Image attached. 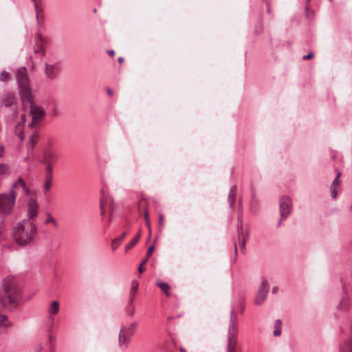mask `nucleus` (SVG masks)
I'll return each mask as SVG.
<instances>
[{
  "instance_id": "obj_12",
  "label": "nucleus",
  "mask_w": 352,
  "mask_h": 352,
  "mask_svg": "<svg viewBox=\"0 0 352 352\" xmlns=\"http://www.w3.org/2000/svg\"><path fill=\"white\" fill-rule=\"evenodd\" d=\"M39 139V133L38 131L34 130L28 137V141L27 142V147L28 151L33 150L38 140Z\"/></svg>"
},
{
  "instance_id": "obj_31",
  "label": "nucleus",
  "mask_w": 352,
  "mask_h": 352,
  "mask_svg": "<svg viewBox=\"0 0 352 352\" xmlns=\"http://www.w3.org/2000/svg\"><path fill=\"white\" fill-rule=\"evenodd\" d=\"M230 324H237V316L234 308L230 311Z\"/></svg>"
},
{
  "instance_id": "obj_54",
  "label": "nucleus",
  "mask_w": 352,
  "mask_h": 352,
  "mask_svg": "<svg viewBox=\"0 0 352 352\" xmlns=\"http://www.w3.org/2000/svg\"><path fill=\"white\" fill-rule=\"evenodd\" d=\"M147 262V258H145L144 261H142V263H143V265Z\"/></svg>"
},
{
  "instance_id": "obj_48",
  "label": "nucleus",
  "mask_w": 352,
  "mask_h": 352,
  "mask_svg": "<svg viewBox=\"0 0 352 352\" xmlns=\"http://www.w3.org/2000/svg\"><path fill=\"white\" fill-rule=\"evenodd\" d=\"M143 271V263H141L140 266L138 267V272L140 273H142Z\"/></svg>"
},
{
  "instance_id": "obj_38",
  "label": "nucleus",
  "mask_w": 352,
  "mask_h": 352,
  "mask_svg": "<svg viewBox=\"0 0 352 352\" xmlns=\"http://www.w3.org/2000/svg\"><path fill=\"white\" fill-rule=\"evenodd\" d=\"M127 312H128V314L130 316H133V314H134V312H135V307L132 304H130L129 302V305L127 307Z\"/></svg>"
},
{
  "instance_id": "obj_30",
  "label": "nucleus",
  "mask_w": 352,
  "mask_h": 352,
  "mask_svg": "<svg viewBox=\"0 0 352 352\" xmlns=\"http://www.w3.org/2000/svg\"><path fill=\"white\" fill-rule=\"evenodd\" d=\"M248 239V233H245V235L241 236V240H239V247L241 250H245L246 241Z\"/></svg>"
},
{
  "instance_id": "obj_59",
  "label": "nucleus",
  "mask_w": 352,
  "mask_h": 352,
  "mask_svg": "<svg viewBox=\"0 0 352 352\" xmlns=\"http://www.w3.org/2000/svg\"><path fill=\"white\" fill-rule=\"evenodd\" d=\"M32 1H34V3H36V0H32Z\"/></svg>"
},
{
  "instance_id": "obj_11",
  "label": "nucleus",
  "mask_w": 352,
  "mask_h": 352,
  "mask_svg": "<svg viewBox=\"0 0 352 352\" xmlns=\"http://www.w3.org/2000/svg\"><path fill=\"white\" fill-rule=\"evenodd\" d=\"M59 64L55 63L54 64H45V74L49 78H55L59 72Z\"/></svg>"
},
{
  "instance_id": "obj_19",
  "label": "nucleus",
  "mask_w": 352,
  "mask_h": 352,
  "mask_svg": "<svg viewBox=\"0 0 352 352\" xmlns=\"http://www.w3.org/2000/svg\"><path fill=\"white\" fill-rule=\"evenodd\" d=\"M12 326V322L6 315L0 313V328L7 329Z\"/></svg>"
},
{
  "instance_id": "obj_18",
  "label": "nucleus",
  "mask_w": 352,
  "mask_h": 352,
  "mask_svg": "<svg viewBox=\"0 0 352 352\" xmlns=\"http://www.w3.org/2000/svg\"><path fill=\"white\" fill-rule=\"evenodd\" d=\"M236 190L237 188L236 185L232 186L230 189L228 201L229 202L230 208H232L234 206L235 202V197L236 195Z\"/></svg>"
},
{
  "instance_id": "obj_32",
  "label": "nucleus",
  "mask_w": 352,
  "mask_h": 352,
  "mask_svg": "<svg viewBox=\"0 0 352 352\" xmlns=\"http://www.w3.org/2000/svg\"><path fill=\"white\" fill-rule=\"evenodd\" d=\"M237 232L239 235V239L241 240V236L245 235L243 232V222L242 220L239 217L238 218V223H237Z\"/></svg>"
},
{
  "instance_id": "obj_4",
  "label": "nucleus",
  "mask_w": 352,
  "mask_h": 352,
  "mask_svg": "<svg viewBox=\"0 0 352 352\" xmlns=\"http://www.w3.org/2000/svg\"><path fill=\"white\" fill-rule=\"evenodd\" d=\"M16 198L15 190H9L8 193H0V214L6 216L11 213Z\"/></svg>"
},
{
  "instance_id": "obj_29",
  "label": "nucleus",
  "mask_w": 352,
  "mask_h": 352,
  "mask_svg": "<svg viewBox=\"0 0 352 352\" xmlns=\"http://www.w3.org/2000/svg\"><path fill=\"white\" fill-rule=\"evenodd\" d=\"M156 284L165 293V294L167 296H170V293L169 292L170 286L168 283L158 282Z\"/></svg>"
},
{
  "instance_id": "obj_5",
  "label": "nucleus",
  "mask_w": 352,
  "mask_h": 352,
  "mask_svg": "<svg viewBox=\"0 0 352 352\" xmlns=\"http://www.w3.org/2000/svg\"><path fill=\"white\" fill-rule=\"evenodd\" d=\"M25 103L30 104V114L32 116V122L28 124V126L34 129L36 126L38 125L45 116L44 110L34 102V95L31 96L30 101H25Z\"/></svg>"
},
{
  "instance_id": "obj_51",
  "label": "nucleus",
  "mask_w": 352,
  "mask_h": 352,
  "mask_svg": "<svg viewBox=\"0 0 352 352\" xmlns=\"http://www.w3.org/2000/svg\"><path fill=\"white\" fill-rule=\"evenodd\" d=\"M118 61L119 63H122L123 61H124V58L122 57H119L118 58Z\"/></svg>"
},
{
  "instance_id": "obj_47",
  "label": "nucleus",
  "mask_w": 352,
  "mask_h": 352,
  "mask_svg": "<svg viewBox=\"0 0 352 352\" xmlns=\"http://www.w3.org/2000/svg\"><path fill=\"white\" fill-rule=\"evenodd\" d=\"M4 151V147L3 145L0 146V157L3 156V153Z\"/></svg>"
},
{
  "instance_id": "obj_52",
  "label": "nucleus",
  "mask_w": 352,
  "mask_h": 352,
  "mask_svg": "<svg viewBox=\"0 0 352 352\" xmlns=\"http://www.w3.org/2000/svg\"><path fill=\"white\" fill-rule=\"evenodd\" d=\"M21 117L22 122L24 123L25 122V116L24 114H22Z\"/></svg>"
},
{
  "instance_id": "obj_9",
  "label": "nucleus",
  "mask_w": 352,
  "mask_h": 352,
  "mask_svg": "<svg viewBox=\"0 0 352 352\" xmlns=\"http://www.w3.org/2000/svg\"><path fill=\"white\" fill-rule=\"evenodd\" d=\"M27 208V216L28 218L27 220L31 221L37 216L39 206L35 199L30 198L28 201Z\"/></svg>"
},
{
  "instance_id": "obj_33",
  "label": "nucleus",
  "mask_w": 352,
  "mask_h": 352,
  "mask_svg": "<svg viewBox=\"0 0 352 352\" xmlns=\"http://www.w3.org/2000/svg\"><path fill=\"white\" fill-rule=\"evenodd\" d=\"M52 177H46V179L44 184V188L45 190L48 191L51 189L52 187Z\"/></svg>"
},
{
  "instance_id": "obj_27",
  "label": "nucleus",
  "mask_w": 352,
  "mask_h": 352,
  "mask_svg": "<svg viewBox=\"0 0 352 352\" xmlns=\"http://www.w3.org/2000/svg\"><path fill=\"white\" fill-rule=\"evenodd\" d=\"M25 184L23 178L19 177L17 180L12 184L11 188L9 190H14L15 188L19 187H25Z\"/></svg>"
},
{
  "instance_id": "obj_2",
  "label": "nucleus",
  "mask_w": 352,
  "mask_h": 352,
  "mask_svg": "<svg viewBox=\"0 0 352 352\" xmlns=\"http://www.w3.org/2000/svg\"><path fill=\"white\" fill-rule=\"evenodd\" d=\"M3 296L2 304L9 308H14L19 305L21 289L16 281L11 278H6L3 283Z\"/></svg>"
},
{
  "instance_id": "obj_6",
  "label": "nucleus",
  "mask_w": 352,
  "mask_h": 352,
  "mask_svg": "<svg viewBox=\"0 0 352 352\" xmlns=\"http://www.w3.org/2000/svg\"><path fill=\"white\" fill-rule=\"evenodd\" d=\"M100 214L104 216L107 210L109 211V214L107 219L108 223L112 221V216L114 210L116 208V204L114 203L110 196H109L104 190H101V198L100 202Z\"/></svg>"
},
{
  "instance_id": "obj_58",
  "label": "nucleus",
  "mask_w": 352,
  "mask_h": 352,
  "mask_svg": "<svg viewBox=\"0 0 352 352\" xmlns=\"http://www.w3.org/2000/svg\"><path fill=\"white\" fill-rule=\"evenodd\" d=\"M50 340L52 341L53 340V337L52 336H50Z\"/></svg>"
},
{
  "instance_id": "obj_50",
  "label": "nucleus",
  "mask_w": 352,
  "mask_h": 352,
  "mask_svg": "<svg viewBox=\"0 0 352 352\" xmlns=\"http://www.w3.org/2000/svg\"><path fill=\"white\" fill-rule=\"evenodd\" d=\"M144 218H145V221L147 220V219H148V211L145 212V213H144Z\"/></svg>"
},
{
  "instance_id": "obj_28",
  "label": "nucleus",
  "mask_w": 352,
  "mask_h": 352,
  "mask_svg": "<svg viewBox=\"0 0 352 352\" xmlns=\"http://www.w3.org/2000/svg\"><path fill=\"white\" fill-rule=\"evenodd\" d=\"M42 163L45 166L46 177H52V173H53L52 163L49 162H43V161H42Z\"/></svg>"
},
{
  "instance_id": "obj_10",
  "label": "nucleus",
  "mask_w": 352,
  "mask_h": 352,
  "mask_svg": "<svg viewBox=\"0 0 352 352\" xmlns=\"http://www.w3.org/2000/svg\"><path fill=\"white\" fill-rule=\"evenodd\" d=\"M131 336L124 332V325H122L118 334L119 347L126 349L131 341Z\"/></svg>"
},
{
  "instance_id": "obj_43",
  "label": "nucleus",
  "mask_w": 352,
  "mask_h": 352,
  "mask_svg": "<svg viewBox=\"0 0 352 352\" xmlns=\"http://www.w3.org/2000/svg\"><path fill=\"white\" fill-rule=\"evenodd\" d=\"M314 56V54L312 52H309L307 55L303 56V60H308Z\"/></svg>"
},
{
  "instance_id": "obj_57",
  "label": "nucleus",
  "mask_w": 352,
  "mask_h": 352,
  "mask_svg": "<svg viewBox=\"0 0 352 352\" xmlns=\"http://www.w3.org/2000/svg\"><path fill=\"white\" fill-rule=\"evenodd\" d=\"M310 1H311V0H306L307 3V4H309V2H310Z\"/></svg>"
},
{
  "instance_id": "obj_8",
  "label": "nucleus",
  "mask_w": 352,
  "mask_h": 352,
  "mask_svg": "<svg viewBox=\"0 0 352 352\" xmlns=\"http://www.w3.org/2000/svg\"><path fill=\"white\" fill-rule=\"evenodd\" d=\"M269 291L270 285L268 281L266 278H263L254 300L256 305L259 306L265 301Z\"/></svg>"
},
{
  "instance_id": "obj_53",
  "label": "nucleus",
  "mask_w": 352,
  "mask_h": 352,
  "mask_svg": "<svg viewBox=\"0 0 352 352\" xmlns=\"http://www.w3.org/2000/svg\"><path fill=\"white\" fill-rule=\"evenodd\" d=\"M179 351L180 352H186V351L183 347H180Z\"/></svg>"
},
{
  "instance_id": "obj_21",
  "label": "nucleus",
  "mask_w": 352,
  "mask_h": 352,
  "mask_svg": "<svg viewBox=\"0 0 352 352\" xmlns=\"http://www.w3.org/2000/svg\"><path fill=\"white\" fill-rule=\"evenodd\" d=\"M126 236V232H124L120 236L116 238L111 241V248L113 250H116L120 245L122 239Z\"/></svg>"
},
{
  "instance_id": "obj_40",
  "label": "nucleus",
  "mask_w": 352,
  "mask_h": 352,
  "mask_svg": "<svg viewBox=\"0 0 352 352\" xmlns=\"http://www.w3.org/2000/svg\"><path fill=\"white\" fill-rule=\"evenodd\" d=\"M159 226L162 228L164 226V216L162 214H160L158 217Z\"/></svg>"
},
{
  "instance_id": "obj_35",
  "label": "nucleus",
  "mask_w": 352,
  "mask_h": 352,
  "mask_svg": "<svg viewBox=\"0 0 352 352\" xmlns=\"http://www.w3.org/2000/svg\"><path fill=\"white\" fill-rule=\"evenodd\" d=\"M34 9H35L36 12V20H37V23H38V25H40V24H41V23H40V21H39V16H38V15H39V14H40L41 12H43V10H42V9L38 6V5L37 4V3H34Z\"/></svg>"
},
{
  "instance_id": "obj_45",
  "label": "nucleus",
  "mask_w": 352,
  "mask_h": 352,
  "mask_svg": "<svg viewBox=\"0 0 352 352\" xmlns=\"http://www.w3.org/2000/svg\"><path fill=\"white\" fill-rule=\"evenodd\" d=\"M107 93L110 96H113V90L111 89H110V88H107Z\"/></svg>"
},
{
  "instance_id": "obj_1",
  "label": "nucleus",
  "mask_w": 352,
  "mask_h": 352,
  "mask_svg": "<svg viewBox=\"0 0 352 352\" xmlns=\"http://www.w3.org/2000/svg\"><path fill=\"white\" fill-rule=\"evenodd\" d=\"M36 232V226L32 221L24 219L13 227L12 237L19 245L24 246L32 243Z\"/></svg>"
},
{
  "instance_id": "obj_42",
  "label": "nucleus",
  "mask_w": 352,
  "mask_h": 352,
  "mask_svg": "<svg viewBox=\"0 0 352 352\" xmlns=\"http://www.w3.org/2000/svg\"><path fill=\"white\" fill-rule=\"evenodd\" d=\"M154 249H155V247L153 245H151L149 247V248L147 250V253H146L147 258H149L151 256L153 252L154 251Z\"/></svg>"
},
{
  "instance_id": "obj_22",
  "label": "nucleus",
  "mask_w": 352,
  "mask_h": 352,
  "mask_svg": "<svg viewBox=\"0 0 352 352\" xmlns=\"http://www.w3.org/2000/svg\"><path fill=\"white\" fill-rule=\"evenodd\" d=\"M237 324H229L228 330V338H234L237 337Z\"/></svg>"
},
{
  "instance_id": "obj_17",
  "label": "nucleus",
  "mask_w": 352,
  "mask_h": 352,
  "mask_svg": "<svg viewBox=\"0 0 352 352\" xmlns=\"http://www.w3.org/2000/svg\"><path fill=\"white\" fill-rule=\"evenodd\" d=\"M350 307V301L349 299L344 296L340 299V301L337 307V309L342 311H347Z\"/></svg>"
},
{
  "instance_id": "obj_23",
  "label": "nucleus",
  "mask_w": 352,
  "mask_h": 352,
  "mask_svg": "<svg viewBox=\"0 0 352 352\" xmlns=\"http://www.w3.org/2000/svg\"><path fill=\"white\" fill-rule=\"evenodd\" d=\"M141 236L140 232L125 246V252H127L138 242Z\"/></svg>"
},
{
  "instance_id": "obj_3",
  "label": "nucleus",
  "mask_w": 352,
  "mask_h": 352,
  "mask_svg": "<svg viewBox=\"0 0 352 352\" xmlns=\"http://www.w3.org/2000/svg\"><path fill=\"white\" fill-rule=\"evenodd\" d=\"M15 78L19 87L20 97L23 103L30 101L33 95L30 85L28 70L25 67H19L15 72Z\"/></svg>"
},
{
  "instance_id": "obj_24",
  "label": "nucleus",
  "mask_w": 352,
  "mask_h": 352,
  "mask_svg": "<svg viewBox=\"0 0 352 352\" xmlns=\"http://www.w3.org/2000/svg\"><path fill=\"white\" fill-rule=\"evenodd\" d=\"M59 303L56 300H54L51 302L50 307L48 309V312L51 315H55L58 312Z\"/></svg>"
},
{
  "instance_id": "obj_55",
  "label": "nucleus",
  "mask_w": 352,
  "mask_h": 352,
  "mask_svg": "<svg viewBox=\"0 0 352 352\" xmlns=\"http://www.w3.org/2000/svg\"><path fill=\"white\" fill-rule=\"evenodd\" d=\"M234 245L235 252H236V251H237L236 243H234Z\"/></svg>"
},
{
  "instance_id": "obj_25",
  "label": "nucleus",
  "mask_w": 352,
  "mask_h": 352,
  "mask_svg": "<svg viewBox=\"0 0 352 352\" xmlns=\"http://www.w3.org/2000/svg\"><path fill=\"white\" fill-rule=\"evenodd\" d=\"M137 326H138V323L136 322H131L129 325V327H126L124 325V332H126L127 334H129V336H131L132 337V336L133 335V333H135V331L136 330Z\"/></svg>"
},
{
  "instance_id": "obj_46",
  "label": "nucleus",
  "mask_w": 352,
  "mask_h": 352,
  "mask_svg": "<svg viewBox=\"0 0 352 352\" xmlns=\"http://www.w3.org/2000/svg\"><path fill=\"white\" fill-rule=\"evenodd\" d=\"M146 225L147 228H148L149 232H151V224H150L149 219L146 220Z\"/></svg>"
},
{
  "instance_id": "obj_14",
  "label": "nucleus",
  "mask_w": 352,
  "mask_h": 352,
  "mask_svg": "<svg viewBox=\"0 0 352 352\" xmlns=\"http://www.w3.org/2000/svg\"><path fill=\"white\" fill-rule=\"evenodd\" d=\"M57 157V155L56 152L50 148H45L43 153V162H49L52 163Z\"/></svg>"
},
{
  "instance_id": "obj_13",
  "label": "nucleus",
  "mask_w": 352,
  "mask_h": 352,
  "mask_svg": "<svg viewBox=\"0 0 352 352\" xmlns=\"http://www.w3.org/2000/svg\"><path fill=\"white\" fill-rule=\"evenodd\" d=\"M336 177L335 179L333 181L331 186V195L333 199L336 198L338 188L340 184V177L341 175V173L338 170H336Z\"/></svg>"
},
{
  "instance_id": "obj_49",
  "label": "nucleus",
  "mask_w": 352,
  "mask_h": 352,
  "mask_svg": "<svg viewBox=\"0 0 352 352\" xmlns=\"http://www.w3.org/2000/svg\"><path fill=\"white\" fill-rule=\"evenodd\" d=\"M107 53H108V54H109V56H114V54H115V52H114V51H113V50H108V51H107Z\"/></svg>"
},
{
  "instance_id": "obj_34",
  "label": "nucleus",
  "mask_w": 352,
  "mask_h": 352,
  "mask_svg": "<svg viewBox=\"0 0 352 352\" xmlns=\"http://www.w3.org/2000/svg\"><path fill=\"white\" fill-rule=\"evenodd\" d=\"M8 173V166L6 164H0V175H4Z\"/></svg>"
},
{
  "instance_id": "obj_36",
  "label": "nucleus",
  "mask_w": 352,
  "mask_h": 352,
  "mask_svg": "<svg viewBox=\"0 0 352 352\" xmlns=\"http://www.w3.org/2000/svg\"><path fill=\"white\" fill-rule=\"evenodd\" d=\"M10 78V74L6 71H3L0 74V81L6 82Z\"/></svg>"
},
{
  "instance_id": "obj_39",
  "label": "nucleus",
  "mask_w": 352,
  "mask_h": 352,
  "mask_svg": "<svg viewBox=\"0 0 352 352\" xmlns=\"http://www.w3.org/2000/svg\"><path fill=\"white\" fill-rule=\"evenodd\" d=\"M45 223H53L54 224L56 225V220L50 214H48L47 215V219H46Z\"/></svg>"
},
{
  "instance_id": "obj_56",
  "label": "nucleus",
  "mask_w": 352,
  "mask_h": 352,
  "mask_svg": "<svg viewBox=\"0 0 352 352\" xmlns=\"http://www.w3.org/2000/svg\"><path fill=\"white\" fill-rule=\"evenodd\" d=\"M305 9H306V11H307V12H308V10H309V7H308V6H306V8H305Z\"/></svg>"
},
{
  "instance_id": "obj_16",
  "label": "nucleus",
  "mask_w": 352,
  "mask_h": 352,
  "mask_svg": "<svg viewBox=\"0 0 352 352\" xmlns=\"http://www.w3.org/2000/svg\"><path fill=\"white\" fill-rule=\"evenodd\" d=\"M138 286H139V283L137 280H133L131 282V289H130L129 298V302L130 304L133 303V300H134L135 296L136 293L138 292Z\"/></svg>"
},
{
  "instance_id": "obj_26",
  "label": "nucleus",
  "mask_w": 352,
  "mask_h": 352,
  "mask_svg": "<svg viewBox=\"0 0 352 352\" xmlns=\"http://www.w3.org/2000/svg\"><path fill=\"white\" fill-rule=\"evenodd\" d=\"M282 322L280 319H277L274 322V330L273 335L274 336H280L281 335Z\"/></svg>"
},
{
  "instance_id": "obj_7",
  "label": "nucleus",
  "mask_w": 352,
  "mask_h": 352,
  "mask_svg": "<svg viewBox=\"0 0 352 352\" xmlns=\"http://www.w3.org/2000/svg\"><path fill=\"white\" fill-rule=\"evenodd\" d=\"M292 210V201L289 197L283 196L279 201V212L280 218L277 223V227H280L282 222L287 218Z\"/></svg>"
},
{
  "instance_id": "obj_20",
  "label": "nucleus",
  "mask_w": 352,
  "mask_h": 352,
  "mask_svg": "<svg viewBox=\"0 0 352 352\" xmlns=\"http://www.w3.org/2000/svg\"><path fill=\"white\" fill-rule=\"evenodd\" d=\"M237 345L236 338H228V343L226 346V352H234Z\"/></svg>"
},
{
  "instance_id": "obj_37",
  "label": "nucleus",
  "mask_w": 352,
  "mask_h": 352,
  "mask_svg": "<svg viewBox=\"0 0 352 352\" xmlns=\"http://www.w3.org/2000/svg\"><path fill=\"white\" fill-rule=\"evenodd\" d=\"M16 135L18 138L20 139V140H23L25 138L24 132L21 129L20 126H16Z\"/></svg>"
},
{
  "instance_id": "obj_44",
  "label": "nucleus",
  "mask_w": 352,
  "mask_h": 352,
  "mask_svg": "<svg viewBox=\"0 0 352 352\" xmlns=\"http://www.w3.org/2000/svg\"><path fill=\"white\" fill-rule=\"evenodd\" d=\"M22 188L23 189L24 192H25L27 195H30L31 194V190L28 188V186H26V184L25 185V187H22Z\"/></svg>"
},
{
  "instance_id": "obj_15",
  "label": "nucleus",
  "mask_w": 352,
  "mask_h": 352,
  "mask_svg": "<svg viewBox=\"0 0 352 352\" xmlns=\"http://www.w3.org/2000/svg\"><path fill=\"white\" fill-rule=\"evenodd\" d=\"M15 102V97L14 94L9 93L5 94L1 99V105L4 107H10Z\"/></svg>"
},
{
  "instance_id": "obj_60",
  "label": "nucleus",
  "mask_w": 352,
  "mask_h": 352,
  "mask_svg": "<svg viewBox=\"0 0 352 352\" xmlns=\"http://www.w3.org/2000/svg\"><path fill=\"white\" fill-rule=\"evenodd\" d=\"M329 2H332V0H329Z\"/></svg>"
},
{
  "instance_id": "obj_41",
  "label": "nucleus",
  "mask_w": 352,
  "mask_h": 352,
  "mask_svg": "<svg viewBox=\"0 0 352 352\" xmlns=\"http://www.w3.org/2000/svg\"><path fill=\"white\" fill-rule=\"evenodd\" d=\"M34 52L36 53H41L42 55H44L45 54V50L43 49V47L41 46V45H39L38 46V47H36L35 50H34Z\"/></svg>"
}]
</instances>
